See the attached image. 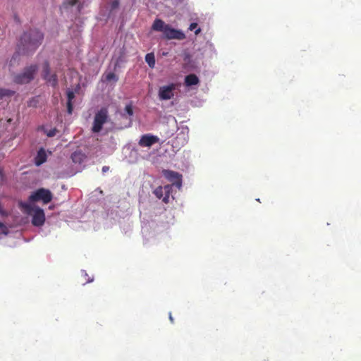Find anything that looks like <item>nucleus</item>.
Instances as JSON below:
<instances>
[{
    "label": "nucleus",
    "instance_id": "nucleus-1",
    "mask_svg": "<svg viewBox=\"0 0 361 361\" xmlns=\"http://www.w3.org/2000/svg\"><path fill=\"white\" fill-rule=\"evenodd\" d=\"M43 39V35L37 30L25 32L20 39L18 49L25 53L35 51L41 44Z\"/></svg>",
    "mask_w": 361,
    "mask_h": 361
},
{
    "label": "nucleus",
    "instance_id": "nucleus-2",
    "mask_svg": "<svg viewBox=\"0 0 361 361\" xmlns=\"http://www.w3.org/2000/svg\"><path fill=\"white\" fill-rule=\"evenodd\" d=\"M152 29L155 31L162 32L164 37L167 39L182 40L185 38V35L182 30L173 28L160 19H156L154 21Z\"/></svg>",
    "mask_w": 361,
    "mask_h": 361
},
{
    "label": "nucleus",
    "instance_id": "nucleus-3",
    "mask_svg": "<svg viewBox=\"0 0 361 361\" xmlns=\"http://www.w3.org/2000/svg\"><path fill=\"white\" fill-rule=\"evenodd\" d=\"M19 227H0V240L8 246H15L17 240L23 236V230Z\"/></svg>",
    "mask_w": 361,
    "mask_h": 361
},
{
    "label": "nucleus",
    "instance_id": "nucleus-4",
    "mask_svg": "<svg viewBox=\"0 0 361 361\" xmlns=\"http://www.w3.org/2000/svg\"><path fill=\"white\" fill-rule=\"evenodd\" d=\"M20 207L25 212L32 216L33 226H42L45 221V216L43 209L39 207H33L30 203H20Z\"/></svg>",
    "mask_w": 361,
    "mask_h": 361
},
{
    "label": "nucleus",
    "instance_id": "nucleus-5",
    "mask_svg": "<svg viewBox=\"0 0 361 361\" xmlns=\"http://www.w3.org/2000/svg\"><path fill=\"white\" fill-rule=\"evenodd\" d=\"M38 70L37 65H30L25 68L21 73L14 76L13 81L18 84H26L34 79L35 75Z\"/></svg>",
    "mask_w": 361,
    "mask_h": 361
},
{
    "label": "nucleus",
    "instance_id": "nucleus-6",
    "mask_svg": "<svg viewBox=\"0 0 361 361\" xmlns=\"http://www.w3.org/2000/svg\"><path fill=\"white\" fill-rule=\"evenodd\" d=\"M52 200V194L50 190L40 188L33 192L29 197L28 202L30 205L35 202L42 201L44 204L50 202Z\"/></svg>",
    "mask_w": 361,
    "mask_h": 361
},
{
    "label": "nucleus",
    "instance_id": "nucleus-7",
    "mask_svg": "<svg viewBox=\"0 0 361 361\" xmlns=\"http://www.w3.org/2000/svg\"><path fill=\"white\" fill-rule=\"evenodd\" d=\"M172 190V185H166L164 186H159L154 191L153 193L158 199H162V201L167 204L169 202V199Z\"/></svg>",
    "mask_w": 361,
    "mask_h": 361
},
{
    "label": "nucleus",
    "instance_id": "nucleus-8",
    "mask_svg": "<svg viewBox=\"0 0 361 361\" xmlns=\"http://www.w3.org/2000/svg\"><path fill=\"white\" fill-rule=\"evenodd\" d=\"M176 85L171 83L159 87L158 96L160 100H169L173 97Z\"/></svg>",
    "mask_w": 361,
    "mask_h": 361
},
{
    "label": "nucleus",
    "instance_id": "nucleus-9",
    "mask_svg": "<svg viewBox=\"0 0 361 361\" xmlns=\"http://www.w3.org/2000/svg\"><path fill=\"white\" fill-rule=\"evenodd\" d=\"M107 119V110L102 109L96 115L94 120L92 130L94 133L99 132L103 124Z\"/></svg>",
    "mask_w": 361,
    "mask_h": 361
},
{
    "label": "nucleus",
    "instance_id": "nucleus-10",
    "mask_svg": "<svg viewBox=\"0 0 361 361\" xmlns=\"http://www.w3.org/2000/svg\"><path fill=\"white\" fill-rule=\"evenodd\" d=\"M162 173L166 179L173 183L172 186L175 185L178 189L181 188L182 176L180 173L170 170H164Z\"/></svg>",
    "mask_w": 361,
    "mask_h": 361
},
{
    "label": "nucleus",
    "instance_id": "nucleus-11",
    "mask_svg": "<svg viewBox=\"0 0 361 361\" xmlns=\"http://www.w3.org/2000/svg\"><path fill=\"white\" fill-rule=\"evenodd\" d=\"M159 142V138L150 133L145 134L140 137L138 145L142 147L149 148L152 145Z\"/></svg>",
    "mask_w": 361,
    "mask_h": 361
},
{
    "label": "nucleus",
    "instance_id": "nucleus-12",
    "mask_svg": "<svg viewBox=\"0 0 361 361\" xmlns=\"http://www.w3.org/2000/svg\"><path fill=\"white\" fill-rule=\"evenodd\" d=\"M141 233L145 244L152 242L157 236L156 227H142Z\"/></svg>",
    "mask_w": 361,
    "mask_h": 361
},
{
    "label": "nucleus",
    "instance_id": "nucleus-13",
    "mask_svg": "<svg viewBox=\"0 0 361 361\" xmlns=\"http://www.w3.org/2000/svg\"><path fill=\"white\" fill-rule=\"evenodd\" d=\"M43 78L52 87L57 85L58 79L55 74L51 75L49 73V66L48 63H45L43 68Z\"/></svg>",
    "mask_w": 361,
    "mask_h": 361
},
{
    "label": "nucleus",
    "instance_id": "nucleus-14",
    "mask_svg": "<svg viewBox=\"0 0 361 361\" xmlns=\"http://www.w3.org/2000/svg\"><path fill=\"white\" fill-rule=\"evenodd\" d=\"M188 142V135L181 131L177 134L175 140L173 142V146L174 147H180L185 145Z\"/></svg>",
    "mask_w": 361,
    "mask_h": 361
},
{
    "label": "nucleus",
    "instance_id": "nucleus-15",
    "mask_svg": "<svg viewBox=\"0 0 361 361\" xmlns=\"http://www.w3.org/2000/svg\"><path fill=\"white\" fill-rule=\"evenodd\" d=\"M67 4L75 6L77 10L80 12L82 9L87 6L91 0H66Z\"/></svg>",
    "mask_w": 361,
    "mask_h": 361
},
{
    "label": "nucleus",
    "instance_id": "nucleus-16",
    "mask_svg": "<svg viewBox=\"0 0 361 361\" xmlns=\"http://www.w3.org/2000/svg\"><path fill=\"white\" fill-rule=\"evenodd\" d=\"M47 159V152L44 148H40L35 158V164L36 166H40L44 164Z\"/></svg>",
    "mask_w": 361,
    "mask_h": 361
},
{
    "label": "nucleus",
    "instance_id": "nucleus-17",
    "mask_svg": "<svg viewBox=\"0 0 361 361\" xmlns=\"http://www.w3.org/2000/svg\"><path fill=\"white\" fill-rule=\"evenodd\" d=\"M71 159L73 162L75 164H81L85 160V156L81 152L76 151L71 154Z\"/></svg>",
    "mask_w": 361,
    "mask_h": 361
},
{
    "label": "nucleus",
    "instance_id": "nucleus-18",
    "mask_svg": "<svg viewBox=\"0 0 361 361\" xmlns=\"http://www.w3.org/2000/svg\"><path fill=\"white\" fill-rule=\"evenodd\" d=\"M198 82H199V79L194 74L188 75L185 78V83L186 86L195 85H197Z\"/></svg>",
    "mask_w": 361,
    "mask_h": 361
},
{
    "label": "nucleus",
    "instance_id": "nucleus-19",
    "mask_svg": "<svg viewBox=\"0 0 361 361\" xmlns=\"http://www.w3.org/2000/svg\"><path fill=\"white\" fill-rule=\"evenodd\" d=\"M74 97H75L74 92L72 90H68L67 91V97H68L67 109H68V112L70 114L72 113V100L73 99Z\"/></svg>",
    "mask_w": 361,
    "mask_h": 361
},
{
    "label": "nucleus",
    "instance_id": "nucleus-20",
    "mask_svg": "<svg viewBox=\"0 0 361 361\" xmlns=\"http://www.w3.org/2000/svg\"><path fill=\"white\" fill-rule=\"evenodd\" d=\"M145 61L150 68H154L155 66V58L153 53H148L145 56Z\"/></svg>",
    "mask_w": 361,
    "mask_h": 361
},
{
    "label": "nucleus",
    "instance_id": "nucleus-21",
    "mask_svg": "<svg viewBox=\"0 0 361 361\" xmlns=\"http://www.w3.org/2000/svg\"><path fill=\"white\" fill-rule=\"evenodd\" d=\"M128 115L129 116V123H131V117L133 115V110L131 104H128L124 109V114L122 115L123 116H126Z\"/></svg>",
    "mask_w": 361,
    "mask_h": 361
},
{
    "label": "nucleus",
    "instance_id": "nucleus-22",
    "mask_svg": "<svg viewBox=\"0 0 361 361\" xmlns=\"http://www.w3.org/2000/svg\"><path fill=\"white\" fill-rule=\"evenodd\" d=\"M37 228V233L42 237L47 236L51 233V227H36Z\"/></svg>",
    "mask_w": 361,
    "mask_h": 361
},
{
    "label": "nucleus",
    "instance_id": "nucleus-23",
    "mask_svg": "<svg viewBox=\"0 0 361 361\" xmlns=\"http://www.w3.org/2000/svg\"><path fill=\"white\" fill-rule=\"evenodd\" d=\"M14 94L13 91L10 90L3 89L0 87V99H2L4 97L11 96Z\"/></svg>",
    "mask_w": 361,
    "mask_h": 361
},
{
    "label": "nucleus",
    "instance_id": "nucleus-24",
    "mask_svg": "<svg viewBox=\"0 0 361 361\" xmlns=\"http://www.w3.org/2000/svg\"><path fill=\"white\" fill-rule=\"evenodd\" d=\"M189 30L191 31L195 30V35H198L201 32V29L197 27V24L196 23H192L190 25Z\"/></svg>",
    "mask_w": 361,
    "mask_h": 361
},
{
    "label": "nucleus",
    "instance_id": "nucleus-25",
    "mask_svg": "<svg viewBox=\"0 0 361 361\" xmlns=\"http://www.w3.org/2000/svg\"><path fill=\"white\" fill-rule=\"evenodd\" d=\"M106 80L107 81H111V80H113V81L116 82V81H117V80H118V78H117V76L116 75V74H115V73H108V74H106Z\"/></svg>",
    "mask_w": 361,
    "mask_h": 361
},
{
    "label": "nucleus",
    "instance_id": "nucleus-26",
    "mask_svg": "<svg viewBox=\"0 0 361 361\" xmlns=\"http://www.w3.org/2000/svg\"><path fill=\"white\" fill-rule=\"evenodd\" d=\"M44 133L47 134L48 137H54L56 133V128H51L49 130H47L46 128H44Z\"/></svg>",
    "mask_w": 361,
    "mask_h": 361
},
{
    "label": "nucleus",
    "instance_id": "nucleus-27",
    "mask_svg": "<svg viewBox=\"0 0 361 361\" xmlns=\"http://www.w3.org/2000/svg\"><path fill=\"white\" fill-rule=\"evenodd\" d=\"M82 276L86 279L85 283H91L93 281V277H90L88 276L87 273L85 270L81 271Z\"/></svg>",
    "mask_w": 361,
    "mask_h": 361
},
{
    "label": "nucleus",
    "instance_id": "nucleus-28",
    "mask_svg": "<svg viewBox=\"0 0 361 361\" xmlns=\"http://www.w3.org/2000/svg\"><path fill=\"white\" fill-rule=\"evenodd\" d=\"M130 230V227H124L123 230L122 231L123 233L125 234H127Z\"/></svg>",
    "mask_w": 361,
    "mask_h": 361
},
{
    "label": "nucleus",
    "instance_id": "nucleus-29",
    "mask_svg": "<svg viewBox=\"0 0 361 361\" xmlns=\"http://www.w3.org/2000/svg\"><path fill=\"white\" fill-rule=\"evenodd\" d=\"M109 170V167L108 166H103L102 168V171L103 172H106Z\"/></svg>",
    "mask_w": 361,
    "mask_h": 361
},
{
    "label": "nucleus",
    "instance_id": "nucleus-30",
    "mask_svg": "<svg viewBox=\"0 0 361 361\" xmlns=\"http://www.w3.org/2000/svg\"><path fill=\"white\" fill-rule=\"evenodd\" d=\"M169 319L171 320V322H173V317H172L171 314H169Z\"/></svg>",
    "mask_w": 361,
    "mask_h": 361
},
{
    "label": "nucleus",
    "instance_id": "nucleus-31",
    "mask_svg": "<svg viewBox=\"0 0 361 361\" xmlns=\"http://www.w3.org/2000/svg\"><path fill=\"white\" fill-rule=\"evenodd\" d=\"M177 3L181 2L183 0H175Z\"/></svg>",
    "mask_w": 361,
    "mask_h": 361
},
{
    "label": "nucleus",
    "instance_id": "nucleus-32",
    "mask_svg": "<svg viewBox=\"0 0 361 361\" xmlns=\"http://www.w3.org/2000/svg\"><path fill=\"white\" fill-rule=\"evenodd\" d=\"M0 226H4L2 223H0Z\"/></svg>",
    "mask_w": 361,
    "mask_h": 361
}]
</instances>
